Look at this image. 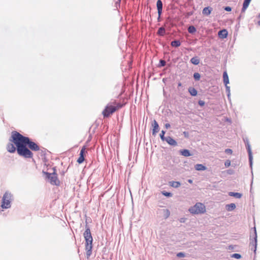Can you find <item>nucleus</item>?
Returning a JSON list of instances; mask_svg holds the SVG:
<instances>
[{"mask_svg": "<svg viewBox=\"0 0 260 260\" xmlns=\"http://www.w3.org/2000/svg\"><path fill=\"white\" fill-rule=\"evenodd\" d=\"M9 140V143L7 146V151L12 153L17 151L18 155L24 158H32L33 153L31 150L38 151L40 150V147L37 143L17 131L12 132Z\"/></svg>", "mask_w": 260, "mask_h": 260, "instance_id": "obj_1", "label": "nucleus"}, {"mask_svg": "<svg viewBox=\"0 0 260 260\" xmlns=\"http://www.w3.org/2000/svg\"><path fill=\"white\" fill-rule=\"evenodd\" d=\"M122 105L120 103H109L105 107L102 113L104 117H108L111 114L114 113L117 110L122 107Z\"/></svg>", "mask_w": 260, "mask_h": 260, "instance_id": "obj_2", "label": "nucleus"}, {"mask_svg": "<svg viewBox=\"0 0 260 260\" xmlns=\"http://www.w3.org/2000/svg\"><path fill=\"white\" fill-rule=\"evenodd\" d=\"M13 200V195L9 191H6L3 195L1 207L3 209H9L11 206V202Z\"/></svg>", "mask_w": 260, "mask_h": 260, "instance_id": "obj_3", "label": "nucleus"}, {"mask_svg": "<svg viewBox=\"0 0 260 260\" xmlns=\"http://www.w3.org/2000/svg\"><path fill=\"white\" fill-rule=\"evenodd\" d=\"M53 173H48L44 171H43V173L45 174L46 178L48 179L50 184L52 185H59V181L57 178V175L56 173V169L55 168H53Z\"/></svg>", "mask_w": 260, "mask_h": 260, "instance_id": "obj_4", "label": "nucleus"}, {"mask_svg": "<svg viewBox=\"0 0 260 260\" xmlns=\"http://www.w3.org/2000/svg\"><path fill=\"white\" fill-rule=\"evenodd\" d=\"M205 211V205L201 203H196L193 206L189 209L190 213L193 214L203 213Z\"/></svg>", "mask_w": 260, "mask_h": 260, "instance_id": "obj_5", "label": "nucleus"}, {"mask_svg": "<svg viewBox=\"0 0 260 260\" xmlns=\"http://www.w3.org/2000/svg\"><path fill=\"white\" fill-rule=\"evenodd\" d=\"M257 233L256 228H253V233L250 236V244L253 247V251L255 252L257 247Z\"/></svg>", "mask_w": 260, "mask_h": 260, "instance_id": "obj_6", "label": "nucleus"}, {"mask_svg": "<svg viewBox=\"0 0 260 260\" xmlns=\"http://www.w3.org/2000/svg\"><path fill=\"white\" fill-rule=\"evenodd\" d=\"M83 236L85 242H92L93 238L91 234L89 226L86 223L85 225V231L83 233Z\"/></svg>", "mask_w": 260, "mask_h": 260, "instance_id": "obj_7", "label": "nucleus"}, {"mask_svg": "<svg viewBox=\"0 0 260 260\" xmlns=\"http://www.w3.org/2000/svg\"><path fill=\"white\" fill-rule=\"evenodd\" d=\"M245 146L246 148L247 149L248 153V157H249V165L251 168H252V151L250 147V145L249 144V142H248V140H246V141H245Z\"/></svg>", "mask_w": 260, "mask_h": 260, "instance_id": "obj_8", "label": "nucleus"}, {"mask_svg": "<svg viewBox=\"0 0 260 260\" xmlns=\"http://www.w3.org/2000/svg\"><path fill=\"white\" fill-rule=\"evenodd\" d=\"M92 242H85V250L87 258H89L92 254Z\"/></svg>", "mask_w": 260, "mask_h": 260, "instance_id": "obj_9", "label": "nucleus"}, {"mask_svg": "<svg viewBox=\"0 0 260 260\" xmlns=\"http://www.w3.org/2000/svg\"><path fill=\"white\" fill-rule=\"evenodd\" d=\"M85 147L84 146L82 148L81 150H80V154H79V157L77 159V162L81 164H82L85 160L84 156L85 154Z\"/></svg>", "mask_w": 260, "mask_h": 260, "instance_id": "obj_10", "label": "nucleus"}, {"mask_svg": "<svg viewBox=\"0 0 260 260\" xmlns=\"http://www.w3.org/2000/svg\"><path fill=\"white\" fill-rule=\"evenodd\" d=\"M152 126L153 127L152 129V135L155 136L156 134L159 131V127L157 122L154 119L153 120L152 123Z\"/></svg>", "mask_w": 260, "mask_h": 260, "instance_id": "obj_11", "label": "nucleus"}, {"mask_svg": "<svg viewBox=\"0 0 260 260\" xmlns=\"http://www.w3.org/2000/svg\"><path fill=\"white\" fill-rule=\"evenodd\" d=\"M165 141H166L170 145L172 146H176L177 145V142L176 141L170 136L167 137Z\"/></svg>", "mask_w": 260, "mask_h": 260, "instance_id": "obj_12", "label": "nucleus"}, {"mask_svg": "<svg viewBox=\"0 0 260 260\" xmlns=\"http://www.w3.org/2000/svg\"><path fill=\"white\" fill-rule=\"evenodd\" d=\"M156 7L157 9L158 14L161 15L162 11L163 4L161 0H157L156 2Z\"/></svg>", "mask_w": 260, "mask_h": 260, "instance_id": "obj_13", "label": "nucleus"}, {"mask_svg": "<svg viewBox=\"0 0 260 260\" xmlns=\"http://www.w3.org/2000/svg\"><path fill=\"white\" fill-rule=\"evenodd\" d=\"M251 1L250 0H244V2L243 3V6L241 9V13H244L247 8L248 7Z\"/></svg>", "mask_w": 260, "mask_h": 260, "instance_id": "obj_14", "label": "nucleus"}, {"mask_svg": "<svg viewBox=\"0 0 260 260\" xmlns=\"http://www.w3.org/2000/svg\"><path fill=\"white\" fill-rule=\"evenodd\" d=\"M179 153L181 155L185 157H188L192 155L190 151L188 149H181L179 151Z\"/></svg>", "mask_w": 260, "mask_h": 260, "instance_id": "obj_15", "label": "nucleus"}, {"mask_svg": "<svg viewBox=\"0 0 260 260\" xmlns=\"http://www.w3.org/2000/svg\"><path fill=\"white\" fill-rule=\"evenodd\" d=\"M218 35L220 38H226L228 35V31L225 29L219 30Z\"/></svg>", "mask_w": 260, "mask_h": 260, "instance_id": "obj_16", "label": "nucleus"}, {"mask_svg": "<svg viewBox=\"0 0 260 260\" xmlns=\"http://www.w3.org/2000/svg\"><path fill=\"white\" fill-rule=\"evenodd\" d=\"M212 11V8L211 7H207L203 9L202 13L204 15L208 16L211 14Z\"/></svg>", "mask_w": 260, "mask_h": 260, "instance_id": "obj_17", "label": "nucleus"}, {"mask_svg": "<svg viewBox=\"0 0 260 260\" xmlns=\"http://www.w3.org/2000/svg\"><path fill=\"white\" fill-rule=\"evenodd\" d=\"M165 27H168L169 29H171V28L173 26V22H172L171 19L170 17H168L164 25Z\"/></svg>", "mask_w": 260, "mask_h": 260, "instance_id": "obj_18", "label": "nucleus"}, {"mask_svg": "<svg viewBox=\"0 0 260 260\" xmlns=\"http://www.w3.org/2000/svg\"><path fill=\"white\" fill-rule=\"evenodd\" d=\"M236 205L234 203L227 204L225 206V209L228 211H232L236 208Z\"/></svg>", "mask_w": 260, "mask_h": 260, "instance_id": "obj_19", "label": "nucleus"}, {"mask_svg": "<svg viewBox=\"0 0 260 260\" xmlns=\"http://www.w3.org/2000/svg\"><path fill=\"white\" fill-rule=\"evenodd\" d=\"M157 34L160 36H164L166 34V29L165 26L159 27L157 30Z\"/></svg>", "mask_w": 260, "mask_h": 260, "instance_id": "obj_20", "label": "nucleus"}, {"mask_svg": "<svg viewBox=\"0 0 260 260\" xmlns=\"http://www.w3.org/2000/svg\"><path fill=\"white\" fill-rule=\"evenodd\" d=\"M188 92L191 96H196L198 94L197 90L192 87H189L188 89Z\"/></svg>", "mask_w": 260, "mask_h": 260, "instance_id": "obj_21", "label": "nucleus"}, {"mask_svg": "<svg viewBox=\"0 0 260 260\" xmlns=\"http://www.w3.org/2000/svg\"><path fill=\"white\" fill-rule=\"evenodd\" d=\"M200 59L198 56H195L191 58L190 62L194 65H198L200 63Z\"/></svg>", "mask_w": 260, "mask_h": 260, "instance_id": "obj_22", "label": "nucleus"}, {"mask_svg": "<svg viewBox=\"0 0 260 260\" xmlns=\"http://www.w3.org/2000/svg\"><path fill=\"white\" fill-rule=\"evenodd\" d=\"M194 168L197 171H204L206 169V166L202 164H197L194 166Z\"/></svg>", "mask_w": 260, "mask_h": 260, "instance_id": "obj_23", "label": "nucleus"}, {"mask_svg": "<svg viewBox=\"0 0 260 260\" xmlns=\"http://www.w3.org/2000/svg\"><path fill=\"white\" fill-rule=\"evenodd\" d=\"M170 185L174 188H178L181 185V183L179 181H170Z\"/></svg>", "mask_w": 260, "mask_h": 260, "instance_id": "obj_24", "label": "nucleus"}, {"mask_svg": "<svg viewBox=\"0 0 260 260\" xmlns=\"http://www.w3.org/2000/svg\"><path fill=\"white\" fill-rule=\"evenodd\" d=\"M229 195L231 197H234L237 199H240L241 198L242 194L239 192H229Z\"/></svg>", "mask_w": 260, "mask_h": 260, "instance_id": "obj_25", "label": "nucleus"}, {"mask_svg": "<svg viewBox=\"0 0 260 260\" xmlns=\"http://www.w3.org/2000/svg\"><path fill=\"white\" fill-rule=\"evenodd\" d=\"M171 45L173 47H178L181 45V42L179 40H175L171 42Z\"/></svg>", "mask_w": 260, "mask_h": 260, "instance_id": "obj_26", "label": "nucleus"}, {"mask_svg": "<svg viewBox=\"0 0 260 260\" xmlns=\"http://www.w3.org/2000/svg\"><path fill=\"white\" fill-rule=\"evenodd\" d=\"M223 83L225 84V85H226V84L229 83V77H228V74L226 72H223Z\"/></svg>", "mask_w": 260, "mask_h": 260, "instance_id": "obj_27", "label": "nucleus"}, {"mask_svg": "<svg viewBox=\"0 0 260 260\" xmlns=\"http://www.w3.org/2000/svg\"><path fill=\"white\" fill-rule=\"evenodd\" d=\"M163 216L165 219H167L170 215V212L169 209H166L162 210Z\"/></svg>", "mask_w": 260, "mask_h": 260, "instance_id": "obj_28", "label": "nucleus"}, {"mask_svg": "<svg viewBox=\"0 0 260 260\" xmlns=\"http://www.w3.org/2000/svg\"><path fill=\"white\" fill-rule=\"evenodd\" d=\"M197 31L196 28L193 25H190L188 27V31L190 34H193Z\"/></svg>", "mask_w": 260, "mask_h": 260, "instance_id": "obj_29", "label": "nucleus"}, {"mask_svg": "<svg viewBox=\"0 0 260 260\" xmlns=\"http://www.w3.org/2000/svg\"><path fill=\"white\" fill-rule=\"evenodd\" d=\"M193 77L195 81H199L201 78V75L199 73L196 72L193 74Z\"/></svg>", "mask_w": 260, "mask_h": 260, "instance_id": "obj_30", "label": "nucleus"}, {"mask_svg": "<svg viewBox=\"0 0 260 260\" xmlns=\"http://www.w3.org/2000/svg\"><path fill=\"white\" fill-rule=\"evenodd\" d=\"M165 133H166V131L162 130L159 135L161 140L163 141H165V140L166 139V137H165Z\"/></svg>", "mask_w": 260, "mask_h": 260, "instance_id": "obj_31", "label": "nucleus"}, {"mask_svg": "<svg viewBox=\"0 0 260 260\" xmlns=\"http://www.w3.org/2000/svg\"><path fill=\"white\" fill-rule=\"evenodd\" d=\"M225 91L227 93V96L229 98L230 97V87L226 84V85H225Z\"/></svg>", "mask_w": 260, "mask_h": 260, "instance_id": "obj_32", "label": "nucleus"}, {"mask_svg": "<svg viewBox=\"0 0 260 260\" xmlns=\"http://www.w3.org/2000/svg\"><path fill=\"white\" fill-rule=\"evenodd\" d=\"M161 193L162 195L165 196L167 197H171L172 196V193L169 192H167L166 191H161Z\"/></svg>", "mask_w": 260, "mask_h": 260, "instance_id": "obj_33", "label": "nucleus"}, {"mask_svg": "<svg viewBox=\"0 0 260 260\" xmlns=\"http://www.w3.org/2000/svg\"><path fill=\"white\" fill-rule=\"evenodd\" d=\"M166 64V62L165 60L160 59L158 64V67H164Z\"/></svg>", "mask_w": 260, "mask_h": 260, "instance_id": "obj_34", "label": "nucleus"}, {"mask_svg": "<svg viewBox=\"0 0 260 260\" xmlns=\"http://www.w3.org/2000/svg\"><path fill=\"white\" fill-rule=\"evenodd\" d=\"M231 257L236 259H239L241 257V255L239 253H234L231 255Z\"/></svg>", "mask_w": 260, "mask_h": 260, "instance_id": "obj_35", "label": "nucleus"}, {"mask_svg": "<svg viewBox=\"0 0 260 260\" xmlns=\"http://www.w3.org/2000/svg\"><path fill=\"white\" fill-rule=\"evenodd\" d=\"M177 256L178 257H184L185 256V254L184 252H180L177 254Z\"/></svg>", "mask_w": 260, "mask_h": 260, "instance_id": "obj_36", "label": "nucleus"}, {"mask_svg": "<svg viewBox=\"0 0 260 260\" xmlns=\"http://www.w3.org/2000/svg\"><path fill=\"white\" fill-rule=\"evenodd\" d=\"M198 104L201 106V107H203L205 105V103L204 101H202V100H199L198 101Z\"/></svg>", "mask_w": 260, "mask_h": 260, "instance_id": "obj_37", "label": "nucleus"}, {"mask_svg": "<svg viewBox=\"0 0 260 260\" xmlns=\"http://www.w3.org/2000/svg\"><path fill=\"white\" fill-rule=\"evenodd\" d=\"M224 10L228 12H230L232 11V8L230 6H226L224 7Z\"/></svg>", "mask_w": 260, "mask_h": 260, "instance_id": "obj_38", "label": "nucleus"}, {"mask_svg": "<svg viewBox=\"0 0 260 260\" xmlns=\"http://www.w3.org/2000/svg\"><path fill=\"white\" fill-rule=\"evenodd\" d=\"M224 165L226 167H228L231 165V161L229 160H227L224 162Z\"/></svg>", "mask_w": 260, "mask_h": 260, "instance_id": "obj_39", "label": "nucleus"}, {"mask_svg": "<svg viewBox=\"0 0 260 260\" xmlns=\"http://www.w3.org/2000/svg\"><path fill=\"white\" fill-rule=\"evenodd\" d=\"M232 150L229 148L226 149L225 150V152L227 154H232Z\"/></svg>", "mask_w": 260, "mask_h": 260, "instance_id": "obj_40", "label": "nucleus"}, {"mask_svg": "<svg viewBox=\"0 0 260 260\" xmlns=\"http://www.w3.org/2000/svg\"><path fill=\"white\" fill-rule=\"evenodd\" d=\"M186 220V218L183 217V218H180L179 221L181 223H184L185 222Z\"/></svg>", "mask_w": 260, "mask_h": 260, "instance_id": "obj_41", "label": "nucleus"}, {"mask_svg": "<svg viewBox=\"0 0 260 260\" xmlns=\"http://www.w3.org/2000/svg\"><path fill=\"white\" fill-rule=\"evenodd\" d=\"M183 134L185 138H188L189 134L187 132L185 131L183 133Z\"/></svg>", "mask_w": 260, "mask_h": 260, "instance_id": "obj_42", "label": "nucleus"}, {"mask_svg": "<svg viewBox=\"0 0 260 260\" xmlns=\"http://www.w3.org/2000/svg\"><path fill=\"white\" fill-rule=\"evenodd\" d=\"M170 126H171V125H170V124L169 123H166V124H165V127H166V128H170Z\"/></svg>", "mask_w": 260, "mask_h": 260, "instance_id": "obj_43", "label": "nucleus"}, {"mask_svg": "<svg viewBox=\"0 0 260 260\" xmlns=\"http://www.w3.org/2000/svg\"><path fill=\"white\" fill-rule=\"evenodd\" d=\"M158 18H157V21L159 22L160 21V16L161 15H159V14H158Z\"/></svg>", "mask_w": 260, "mask_h": 260, "instance_id": "obj_44", "label": "nucleus"}, {"mask_svg": "<svg viewBox=\"0 0 260 260\" xmlns=\"http://www.w3.org/2000/svg\"><path fill=\"white\" fill-rule=\"evenodd\" d=\"M182 86V84H181V82H179V83H178V87H180V86Z\"/></svg>", "mask_w": 260, "mask_h": 260, "instance_id": "obj_45", "label": "nucleus"}, {"mask_svg": "<svg viewBox=\"0 0 260 260\" xmlns=\"http://www.w3.org/2000/svg\"><path fill=\"white\" fill-rule=\"evenodd\" d=\"M188 182L189 183H192V180H191V179H189V180H188Z\"/></svg>", "mask_w": 260, "mask_h": 260, "instance_id": "obj_46", "label": "nucleus"}, {"mask_svg": "<svg viewBox=\"0 0 260 260\" xmlns=\"http://www.w3.org/2000/svg\"><path fill=\"white\" fill-rule=\"evenodd\" d=\"M257 24L258 25L260 26V20L257 22Z\"/></svg>", "mask_w": 260, "mask_h": 260, "instance_id": "obj_47", "label": "nucleus"}, {"mask_svg": "<svg viewBox=\"0 0 260 260\" xmlns=\"http://www.w3.org/2000/svg\"><path fill=\"white\" fill-rule=\"evenodd\" d=\"M257 17L260 18V13H259L258 15H257Z\"/></svg>", "mask_w": 260, "mask_h": 260, "instance_id": "obj_48", "label": "nucleus"}, {"mask_svg": "<svg viewBox=\"0 0 260 260\" xmlns=\"http://www.w3.org/2000/svg\"><path fill=\"white\" fill-rule=\"evenodd\" d=\"M120 1H121V0H119V1H118V2H119V4H120Z\"/></svg>", "mask_w": 260, "mask_h": 260, "instance_id": "obj_49", "label": "nucleus"}]
</instances>
